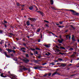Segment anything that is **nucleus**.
Here are the masks:
<instances>
[{
	"mask_svg": "<svg viewBox=\"0 0 79 79\" xmlns=\"http://www.w3.org/2000/svg\"><path fill=\"white\" fill-rule=\"evenodd\" d=\"M64 40L63 39H59L58 40V42L60 43V44H61L63 42Z\"/></svg>",
	"mask_w": 79,
	"mask_h": 79,
	"instance_id": "f257e3e1",
	"label": "nucleus"
},
{
	"mask_svg": "<svg viewBox=\"0 0 79 79\" xmlns=\"http://www.w3.org/2000/svg\"><path fill=\"white\" fill-rule=\"evenodd\" d=\"M28 19H29L30 20H31V21H36V19L35 18H29Z\"/></svg>",
	"mask_w": 79,
	"mask_h": 79,
	"instance_id": "f03ea898",
	"label": "nucleus"
},
{
	"mask_svg": "<svg viewBox=\"0 0 79 79\" xmlns=\"http://www.w3.org/2000/svg\"><path fill=\"white\" fill-rule=\"evenodd\" d=\"M69 11L72 12L74 15H77V13H76V12L73 10H69Z\"/></svg>",
	"mask_w": 79,
	"mask_h": 79,
	"instance_id": "7ed1b4c3",
	"label": "nucleus"
},
{
	"mask_svg": "<svg viewBox=\"0 0 79 79\" xmlns=\"http://www.w3.org/2000/svg\"><path fill=\"white\" fill-rule=\"evenodd\" d=\"M37 13H40V14H41V15H42V16H44V13H43V12H40V10L37 11Z\"/></svg>",
	"mask_w": 79,
	"mask_h": 79,
	"instance_id": "20e7f679",
	"label": "nucleus"
},
{
	"mask_svg": "<svg viewBox=\"0 0 79 79\" xmlns=\"http://www.w3.org/2000/svg\"><path fill=\"white\" fill-rule=\"evenodd\" d=\"M60 66L62 68H64L66 66V64H62L60 65Z\"/></svg>",
	"mask_w": 79,
	"mask_h": 79,
	"instance_id": "39448f33",
	"label": "nucleus"
},
{
	"mask_svg": "<svg viewBox=\"0 0 79 79\" xmlns=\"http://www.w3.org/2000/svg\"><path fill=\"white\" fill-rule=\"evenodd\" d=\"M44 46L45 47H47V48H49V47H50V44H45L44 45Z\"/></svg>",
	"mask_w": 79,
	"mask_h": 79,
	"instance_id": "423d86ee",
	"label": "nucleus"
},
{
	"mask_svg": "<svg viewBox=\"0 0 79 79\" xmlns=\"http://www.w3.org/2000/svg\"><path fill=\"white\" fill-rule=\"evenodd\" d=\"M33 8L34 7H33V6H31L29 7V10H32Z\"/></svg>",
	"mask_w": 79,
	"mask_h": 79,
	"instance_id": "0eeeda50",
	"label": "nucleus"
},
{
	"mask_svg": "<svg viewBox=\"0 0 79 79\" xmlns=\"http://www.w3.org/2000/svg\"><path fill=\"white\" fill-rule=\"evenodd\" d=\"M4 54H5V56H6V57H7V58H10V56H9L7 55V54H6V53L4 52Z\"/></svg>",
	"mask_w": 79,
	"mask_h": 79,
	"instance_id": "6e6552de",
	"label": "nucleus"
},
{
	"mask_svg": "<svg viewBox=\"0 0 79 79\" xmlns=\"http://www.w3.org/2000/svg\"><path fill=\"white\" fill-rule=\"evenodd\" d=\"M24 61H25V63H27L28 62H29V60L27 59H24Z\"/></svg>",
	"mask_w": 79,
	"mask_h": 79,
	"instance_id": "1a4fd4ad",
	"label": "nucleus"
},
{
	"mask_svg": "<svg viewBox=\"0 0 79 79\" xmlns=\"http://www.w3.org/2000/svg\"><path fill=\"white\" fill-rule=\"evenodd\" d=\"M7 51L9 52V53H10V52H11L12 51L11 50V49H7Z\"/></svg>",
	"mask_w": 79,
	"mask_h": 79,
	"instance_id": "9d476101",
	"label": "nucleus"
},
{
	"mask_svg": "<svg viewBox=\"0 0 79 79\" xmlns=\"http://www.w3.org/2000/svg\"><path fill=\"white\" fill-rule=\"evenodd\" d=\"M68 38L69 39H71V36L69 35H66V38L68 39Z\"/></svg>",
	"mask_w": 79,
	"mask_h": 79,
	"instance_id": "9b49d317",
	"label": "nucleus"
},
{
	"mask_svg": "<svg viewBox=\"0 0 79 79\" xmlns=\"http://www.w3.org/2000/svg\"><path fill=\"white\" fill-rule=\"evenodd\" d=\"M22 68L24 70H27V69L26 68L24 67L23 66H22Z\"/></svg>",
	"mask_w": 79,
	"mask_h": 79,
	"instance_id": "f8f14e48",
	"label": "nucleus"
},
{
	"mask_svg": "<svg viewBox=\"0 0 79 79\" xmlns=\"http://www.w3.org/2000/svg\"><path fill=\"white\" fill-rule=\"evenodd\" d=\"M72 39L73 40H74V36L73 35H72Z\"/></svg>",
	"mask_w": 79,
	"mask_h": 79,
	"instance_id": "ddd939ff",
	"label": "nucleus"
},
{
	"mask_svg": "<svg viewBox=\"0 0 79 79\" xmlns=\"http://www.w3.org/2000/svg\"><path fill=\"white\" fill-rule=\"evenodd\" d=\"M56 73H57V71H56L54 73L52 74V76H54V75H55V74H56Z\"/></svg>",
	"mask_w": 79,
	"mask_h": 79,
	"instance_id": "4468645a",
	"label": "nucleus"
},
{
	"mask_svg": "<svg viewBox=\"0 0 79 79\" xmlns=\"http://www.w3.org/2000/svg\"><path fill=\"white\" fill-rule=\"evenodd\" d=\"M40 31V29L39 28L37 30V32H39Z\"/></svg>",
	"mask_w": 79,
	"mask_h": 79,
	"instance_id": "2eb2a0df",
	"label": "nucleus"
},
{
	"mask_svg": "<svg viewBox=\"0 0 79 79\" xmlns=\"http://www.w3.org/2000/svg\"><path fill=\"white\" fill-rule=\"evenodd\" d=\"M27 26H29L30 24V23H29V22L28 21L27 22Z\"/></svg>",
	"mask_w": 79,
	"mask_h": 79,
	"instance_id": "dca6fc26",
	"label": "nucleus"
},
{
	"mask_svg": "<svg viewBox=\"0 0 79 79\" xmlns=\"http://www.w3.org/2000/svg\"><path fill=\"white\" fill-rule=\"evenodd\" d=\"M60 50H59V49H57L56 50V52H57V53H58V52H60Z\"/></svg>",
	"mask_w": 79,
	"mask_h": 79,
	"instance_id": "f3484780",
	"label": "nucleus"
},
{
	"mask_svg": "<svg viewBox=\"0 0 79 79\" xmlns=\"http://www.w3.org/2000/svg\"><path fill=\"white\" fill-rule=\"evenodd\" d=\"M51 4L53 5V1L52 0H51Z\"/></svg>",
	"mask_w": 79,
	"mask_h": 79,
	"instance_id": "a211bd4d",
	"label": "nucleus"
},
{
	"mask_svg": "<svg viewBox=\"0 0 79 79\" xmlns=\"http://www.w3.org/2000/svg\"><path fill=\"white\" fill-rule=\"evenodd\" d=\"M0 76L1 77H4V76H3V73L1 74Z\"/></svg>",
	"mask_w": 79,
	"mask_h": 79,
	"instance_id": "6ab92c4d",
	"label": "nucleus"
},
{
	"mask_svg": "<svg viewBox=\"0 0 79 79\" xmlns=\"http://www.w3.org/2000/svg\"><path fill=\"white\" fill-rule=\"evenodd\" d=\"M60 48H62V49H65V48H64L63 47H60Z\"/></svg>",
	"mask_w": 79,
	"mask_h": 79,
	"instance_id": "aec40b11",
	"label": "nucleus"
},
{
	"mask_svg": "<svg viewBox=\"0 0 79 79\" xmlns=\"http://www.w3.org/2000/svg\"><path fill=\"white\" fill-rule=\"evenodd\" d=\"M45 26L47 27H49V26H48V24H45Z\"/></svg>",
	"mask_w": 79,
	"mask_h": 79,
	"instance_id": "412c9836",
	"label": "nucleus"
},
{
	"mask_svg": "<svg viewBox=\"0 0 79 79\" xmlns=\"http://www.w3.org/2000/svg\"><path fill=\"white\" fill-rule=\"evenodd\" d=\"M45 55L47 56H48V55H50V53H49V54H48V53H46Z\"/></svg>",
	"mask_w": 79,
	"mask_h": 79,
	"instance_id": "4be33fe9",
	"label": "nucleus"
},
{
	"mask_svg": "<svg viewBox=\"0 0 79 79\" xmlns=\"http://www.w3.org/2000/svg\"><path fill=\"white\" fill-rule=\"evenodd\" d=\"M58 60L59 61H63V59H59Z\"/></svg>",
	"mask_w": 79,
	"mask_h": 79,
	"instance_id": "5701e85b",
	"label": "nucleus"
},
{
	"mask_svg": "<svg viewBox=\"0 0 79 79\" xmlns=\"http://www.w3.org/2000/svg\"><path fill=\"white\" fill-rule=\"evenodd\" d=\"M35 6V8H36V11H37V10H38V9H37V7Z\"/></svg>",
	"mask_w": 79,
	"mask_h": 79,
	"instance_id": "b1692460",
	"label": "nucleus"
},
{
	"mask_svg": "<svg viewBox=\"0 0 79 79\" xmlns=\"http://www.w3.org/2000/svg\"><path fill=\"white\" fill-rule=\"evenodd\" d=\"M50 64H52V65H55V64H54V63H50Z\"/></svg>",
	"mask_w": 79,
	"mask_h": 79,
	"instance_id": "393cba45",
	"label": "nucleus"
},
{
	"mask_svg": "<svg viewBox=\"0 0 79 79\" xmlns=\"http://www.w3.org/2000/svg\"><path fill=\"white\" fill-rule=\"evenodd\" d=\"M44 21H45V22H46V23H49L48 21H46V20H44Z\"/></svg>",
	"mask_w": 79,
	"mask_h": 79,
	"instance_id": "a878e982",
	"label": "nucleus"
},
{
	"mask_svg": "<svg viewBox=\"0 0 79 79\" xmlns=\"http://www.w3.org/2000/svg\"><path fill=\"white\" fill-rule=\"evenodd\" d=\"M21 6L22 7V8H23L24 6V5H21Z\"/></svg>",
	"mask_w": 79,
	"mask_h": 79,
	"instance_id": "bb28decb",
	"label": "nucleus"
},
{
	"mask_svg": "<svg viewBox=\"0 0 79 79\" xmlns=\"http://www.w3.org/2000/svg\"><path fill=\"white\" fill-rule=\"evenodd\" d=\"M60 54H61L62 55H64V54L63 53H61V52L59 53Z\"/></svg>",
	"mask_w": 79,
	"mask_h": 79,
	"instance_id": "cd10ccee",
	"label": "nucleus"
},
{
	"mask_svg": "<svg viewBox=\"0 0 79 79\" xmlns=\"http://www.w3.org/2000/svg\"><path fill=\"white\" fill-rule=\"evenodd\" d=\"M17 6H19V3H17Z\"/></svg>",
	"mask_w": 79,
	"mask_h": 79,
	"instance_id": "c85d7f7f",
	"label": "nucleus"
},
{
	"mask_svg": "<svg viewBox=\"0 0 79 79\" xmlns=\"http://www.w3.org/2000/svg\"><path fill=\"white\" fill-rule=\"evenodd\" d=\"M59 23H60V24H62V23H63V22H60Z\"/></svg>",
	"mask_w": 79,
	"mask_h": 79,
	"instance_id": "c756f323",
	"label": "nucleus"
},
{
	"mask_svg": "<svg viewBox=\"0 0 79 79\" xmlns=\"http://www.w3.org/2000/svg\"><path fill=\"white\" fill-rule=\"evenodd\" d=\"M26 57H29V55H28V54H26Z\"/></svg>",
	"mask_w": 79,
	"mask_h": 79,
	"instance_id": "7c9ffc66",
	"label": "nucleus"
},
{
	"mask_svg": "<svg viewBox=\"0 0 79 79\" xmlns=\"http://www.w3.org/2000/svg\"><path fill=\"white\" fill-rule=\"evenodd\" d=\"M58 27H63V26H62V27L61 26H58Z\"/></svg>",
	"mask_w": 79,
	"mask_h": 79,
	"instance_id": "2f4dec72",
	"label": "nucleus"
},
{
	"mask_svg": "<svg viewBox=\"0 0 79 79\" xmlns=\"http://www.w3.org/2000/svg\"><path fill=\"white\" fill-rule=\"evenodd\" d=\"M48 76H51V73H49L48 74Z\"/></svg>",
	"mask_w": 79,
	"mask_h": 79,
	"instance_id": "473e14b6",
	"label": "nucleus"
},
{
	"mask_svg": "<svg viewBox=\"0 0 79 79\" xmlns=\"http://www.w3.org/2000/svg\"><path fill=\"white\" fill-rule=\"evenodd\" d=\"M10 35H13L12 33H10Z\"/></svg>",
	"mask_w": 79,
	"mask_h": 79,
	"instance_id": "72a5a7b5",
	"label": "nucleus"
},
{
	"mask_svg": "<svg viewBox=\"0 0 79 79\" xmlns=\"http://www.w3.org/2000/svg\"><path fill=\"white\" fill-rule=\"evenodd\" d=\"M2 31L0 30V33H1V34H2Z\"/></svg>",
	"mask_w": 79,
	"mask_h": 79,
	"instance_id": "f704fd0d",
	"label": "nucleus"
},
{
	"mask_svg": "<svg viewBox=\"0 0 79 79\" xmlns=\"http://www.w3.org/2000/svg\"><path fill=\"white\" fill-rule=\"evenodd\" d=\"M22 49H23V50H25V49H26V48H22Z\"/></svg>",
	"mask_w": 79,
	"mask_h": 79,
	"instance_id": "c9c22d12",
	"label": "nucleus"
},
{
	"mask_svg": "<svg viewBox=\"0 0 79 79\" xmlns=\"http://www.w3.org/2000/svg\"><path fill=\"white\" fill-rule=\"evenodd\" d=\"M4 23H5L6 24V23H7V22H6V21H4Z\"/></svg>",
	"mask_w": 79,
	"mask_h": 79,
	"instance_id": "e433bc0d",
	"label": "nucleus"
},
{
	"mask_svg": "<svg viewBox=\"0 0 79 79\" xmlns=\"http://www.w3.org/2000/svg\"><path fill=\"white\" fill-rule=\"evenodd\" d=\"M47 64L46 63H44L43 64V65H45V64Z\"/></svg>",
	"mask_w": 79,
	"mask_h": 79,
	"instance_id": "4c0bfd02",
	"label": "nucleus"
},
{
	"mask_svg": "<svg viewBox=\"0 0 79 79\" xmlns=\"http://www.w3.org/2000/svg\"><path fill=\"white\" fill-rule=\"evenodd\" d=\"M47 76V74H45V75H44V77H45V76Z\"/></svg>",
	"mask_w": 79,
	"mask_h": 79,
	"instance_id": "58836bf2",
	"label": "nucleus"
},
{
	"mask_svg": "<svg viewBox=\"0 0 79 79\" xmlns=\"http://www.w3.org/2000/svg\"><path fill=\"white\" fill-rule=\"evenodd\" d=\"M40 57H41L40 56H38V58H40Z\"/></svg>",
	"mask_w": 79,
	"mask_h": 79,
	"instance_id": "ea45409f",
	"label": "nucleus"
},
{
	"mask_svg": "<svg viewBox=\"0 0 79 79\" xmlns=\"http://www.w3.org/2000/svg\"><path fill=\"white\" fill-rule=\"evenodd\" d=\"M11 77H12L13 78H15V76H12Z\"/></svg>",
	"mask_w": 79,
	"mask_h": 79,
	"instance_id": "a19ab883",
	"label": "nucleus"
},
{
	"mask_svg": "<svg viewBox=\"0 0 79 79\" xmlns=\"http://www.w3.org/2000/svg\"><path fill=\"white\" fill-rule=\"evenodd\" d=\"M56 48H59V47H58L57 46H56Z\"/></svg>",
	"mask_w": 79,
	"mask_h": 79,
	"instance_id": "79ce46f5",
	"label": "nucleus"
},
{
	"mask_svg": "<svg viewBox=\"0 0 79 79\" xmlns=\"http://www.w3.org/2000/svg\"><path fill=\"white\" fill-rule=\"evenodd\" d=\"M7 77V76H4L3 77Z\"/></svg>",
	"mask_w": 79,
	"mask_h": 79,
	"instance_id": "37998d69",
	"label": "nucleus"
},
{
	"mask_svg": "<svg viewBox=\"0 0 79 79\" xmlns=\"http://www.w3.org/2000/svg\"><path fill=\"white\" fill-rule=\"evenodd\" d=\"M40 42V40H38V42Z\"/></svg>",
	"mask_w": 79,
	"mask_h": 79,
	"instance_id": "c03bdc74",
	"label": "nucleus"
},
{
	"mask_svg": "<svg viewBox=\"0 0 79 79\" xmlns=\"http://www.w3.org/2000/svg\"><path fill=\"white\" fill-rule=\"evenodd\" d=\"M74 56V54H73V55H72L71 56Z\"/></svg>",
	"mask_w": 79,
	"mask_h": 79,
	"instance_id": "a18cd8bd",
	"label": "nucleus"
},
{
	"mask_svg": "<svg viewBox=\"0 0 79 79\" xmlns=\"http://www.w3.org/2000/svg\"><path fill=\"white\" fill-rule=\"evenodd\" d=\"M38 52H36V54H38Z\"/></svg>",
	"mask_w": 79,
	"mask_h": 79,
	"instance_id": "49530a36",
	"label": "nucleus"
},
{
	"mask_svg": "<svg viewBox=\"0 0 79 79\" xmlns=\"http://www.w3.org/2000/svg\"><path fill=\"white\" fill-rule=\"evenodd\" d=\"M50 33H51V34H52V35H54V34H53V33H52L51 32Z\"/></svg>",
	"mask_w": 79,
	"mask_h": 79,
	"instance_id": "de8ad7c7",
	"label": "nucleus"
},
{
	"mask_svg": "<svg viewBox=\"0 0 79 79\" xmlns=\"http://www.w3.org/2000/svg\"><path fill=\"white\" fill-rule=\"evenodd\" d=\"M32 50L33 51H34V50H35V49H32Z\"/></svg>",
	"mask_w": 79,
	"mask_h": 79,
	"instance_id": "09e8293b",
	"label": "nucleus"
},
{
	"mask_svg": "<svg viewBox=\"0 0 79 79\" xmlns=\"http://www.w3.org/2000/svg\"><path fill=\"white\" fill-rule=\"evenodd\" d=\"M56 25H60V24H56Z\"/></svg>",
	"mask_w": 79,
	"mask_h": 79,
	"instance_id": "8fccbe9b",
	"label": "nucleus"
},
{
	"mask_svg": "<svg viewBox=\"0 0 79 79\" xmlns=\"http://www.w3.org/2000/svg\"><path fill=\"white\" fill-rule=\"evenodd\" d=\"M31 55H33V53H31Z\"/></svg>",
	"mask_w": 79,
	"mask_h": 79,
	"instance_id": "3c124183",
	"label": "nucleus"
},
{
	"mask_svg": "<svg viewBox=\"0 0 79 79\" xmlns=\"http://www.w3.org/2000/svg\"><path fill=\"white\" fill-rule=\"evenodd\" d=\"M58 45H61V44H58Z\"/></svg>",
	"mask_w": 79,
	"mask_h": 79,
	"instance_id": "603ef678",
	"label": "nucleus"
},
{
	"mask_svg": "<svg viewBox=\"0 0 79 79\" xmlns=\"http://www.w3.org/2000/svg\"><path fill=\"white\" fill-rule=\"evenodd\" d=\"M22 51L23 52H25V51H24V50H23Z\"/></svg>",
	"mask_w": 79,
	"mask_h": 79,
	"instance_id": "864d4df0",
	"label": "nucleus"
},
{
	"mask_svg": "<svg viewBox=\"0 0 79 79\" xmlns=\"http://www.w3.org/2000/svg\"><path fill=\"white\" fill-rule=\"evenodd\" d=\"M5 47H6V45L5 44Z\"/></svg>",
	"mask_w": 79,
	"mask_h": 79,
	"instance_id": "5fc2aeb1",
	"label": "nucleus"
},
{
	"mask_svg": "<svg viewBox=\"0 0 79 79\" xmlns=\"http://www.w3.org/2000/svg\"><path fill=\"white\" fill-rule=\"evenodd\" d=\"M51 8H52V9H53V10H54V9H53V7H52Z\"/></svg>",
	"mask_w": 79,
	"mask_h": 79,
	"instance_id": "6e6d98bb",
	"label": "nucleus"
},
{
	"mask_svg": "<svg viewBox=\"0 0 79 79\" xmlns=\"http://www.w3.org/2000/svg\"><path fill=\"white\" fill-rule=\"evenodd\" d=\"M13 52H14V53H15V51H13Z\"/></svg>",
	"mask_w": 79,
	"mask_h": 79,
	"instance_id": "4d7b16f0",
	"label": "nucleus"
},
{
	"mask_svg": "<svg viewBox=\"0 0 79 79\" xmlns=\"http://www.w3.org/2000/svg\"><path fill=\"white\" fill-rule=\"evenodd\" d=\"M49 53H50V52H48V54H49Z\"/></svg>",
	"mask_w": 79,
	"mask_h": 79,
	"instance_id": "13d9d810",
	"label": "nucleus"
},
{
	"mask_svg": "<svg viewBox=\"0 0 79 79\" xmlns=\"http://www.w3.org/2000/svg\"><path fill=\"white\" fill-rule=\"evenodd\" d=\"M0 51H2V49H0Z\"/></svg>",
	"mask_w": 79,
	"mask_h": 79,
	"instance_id": "bf43d9fd",
	"label": "nucleus"
},
{
	"mask_svg": "<svg viewBox=\"0 0 79 79\" xmlns=\"http://www.w3.org/2000/svg\"><path fill=\"white\" fill-rule=\"evenodd\" d=\"M5 27H6V25H5Z\"/></svg>",
	"mask_w": 79,
	"mask_h": 79,
	"instance_id": "052dcab7",
	"label": "nucleus"
},
{
	"mask_svg": "<svg viewBox=\"0 0 79 79\" xmlns=\"http://www.w3.org/2000/svg\"><path fill=\"white\" fill-rule=\"evenodd\" d=\"M8 45H10V44H8Z\"/></svg>",
	"mask_w": 79,
	"mask_h": 79,
	"instance_id": "680f3d73",
	"label": "nucleus"
},
{
	"mask_svg": "<svg viewBox=\"0 0 79 79\" xmlns=\"http://www.w3.org/2000/svg\"><path fill=\"white\" fill-rule=\"evenodd\" d=\"M73 50V48H71V50Z\"/></svg>",
	"mask_w": 79,
	"mask_h": 79,
	"instance_id": "e2e57ef3",
	"label": "nucleus"
},
{
	"mask_svg": "<svg viewBox=\"0 0 79 79\" xmlns=\"http://www.w3.org/2000/svg\"><path fill=\"white\" fill-rule=\"evenodd\" d=\"M55 35V36H56V37H58V36H56V35Z\"/></svg>",
	"mask_w": 79,
	"mask_h": 79,
	"instance_id": "0e129e2a",
	"label": "nucleus"
},
{
	"mask_svg": "<svg viewBox=\"0 0 79 79\" xmlns=\"http://www.w3.org/2000/svg\"><path fill=\"white\" fill-rule=\"evenodd\" d=\"M78 42H79V40H78Z\"/></svg>",
	"mask_w": 79,
	"mask_h": 79,
	"instance_id": "69168bd1",
	"label": "nucleus"
},
{
	"mask_svg": "<svg viewBox=\"0 0 79 79\" xmlns=\"http://www.w3.org/2000/svg\"><path fill=\"white\" fill-rule=\"evenodd\" d=\"M72 61H73V60H71V63H72Z\"/></svg>",
	"mask_w": 79,
	"mask_h": 79,
	"instance_id": "338daca9",
	"label": "nucleus"
},
{
	"mask_svg": "<svg viewBox=\"0 0 79 79\" xmlns=\"http://www.w3.org/2000/svg\"><path fill=\"white\" fill-rule=\"evenodd\" d=\"M78 60H79V58H78Z\"/></svg>",
	"mask_w": 79,
	"mask_h": 79,
	"instance_id": "774afa93",
	"label": "nucleus"
}]
</instances>
